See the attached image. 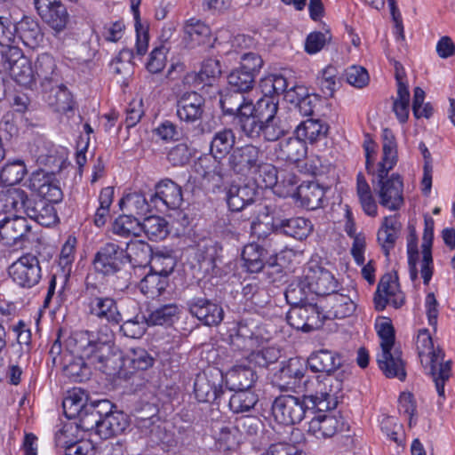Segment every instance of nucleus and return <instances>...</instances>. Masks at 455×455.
I'll return each instance as SVG.
<instances>
[{
	"label": "nucleus",
	"mask_w": 455,
	"mask_h": 455,
	"mask_svg": "<svg viewBox=\"0 0 455 455\" xmlns=\"http://www.w3.org/2000/svg\"><path fill=\"white\" fill-rule=\"evenodd\" d=\"M222 110L235 116V124L241 138L255 141L275 142L285 136L291 124L282 113L272 97H262L253 104L245 94L231 91L220 99Z\"/></svg>",
	"instance_id": "obj_1"
},
{
	"label": "nucleus",
	"mask_w": 455,
	"mask_h": 455,
	"mask_svg": "<svg viewBox=\"0 0 455 455\" xmlns=\"http://www.w3.org/2000/svg\"><path fill=\"white\" fill-rule=\"evenodd\" d=\"M416 348L423 367L428 371L440 397H444V384L451 377V362H443L444 354L435 347L427 329H420L416 339Z\"/></svg>",
	"instance_id": "obj_2"
},
{
	"label": "nucleus",
	"mask_w": 455,
	"mask_h": 455,
	"mask_svg": "<svg viewBox=\"0 0 455 455\" xmlns=\"http://www.w3.org/2000/svg\"><path fill=\"white\" fill-rule=\"evenodd\" d=\"M349 372L341 370L336 375H325L309 381L307 385V399L312 408L320 411L334 410L342 396L343 381Z\"/></svg>",
	"instance_id": "obj_3"
},
{
	"label": "nucleus",
	"mask_w": 455,
	"mask_h": 455,
	"mask_svg": "<svg viewBox=\"0 0 455 455\" xmlns=\"http://www.w3.org/2000/svg\"><path fill=\"white\" fill-rule=\"evenodd\" d=\"M83 298L92 316L111 324H119L123 321L116 300L112 297L101 296L100 289L96 284L87 282L83 291Z\"/></svg>",
	"instance_id": "obj_4"
},
{
	"label": "nucleus",
	"mask_w": 455,
	"mask_h": 455,
	"mask_svg": "<svg viewBox=\"0 0 455 455\" xmlns=\"http://www.w3.org/2000/svg\"><path fill=\"white\" fill-rule=\"evenodd\" d=\"M93 267L105 276L116 275L128 282L130 273L126 269L125 252L115 243H107L100 248L93 259Z\"/></svg>",
	"instance_id": "obj_5"
},
{
	"label": "nucleus",
	"mask_w": 455,
	"mask_h": 455,
	"mask_svg": "<svg viewBox=\"0 0 455 455\" xmlns=\"http://www.w3.org/2000/svg\"><path fill=\"white\" fill-rule=\"evenodd\" d=\"M271 411L276 422L290 426L299 423L307 413L312 412L314 409L307 401V395L302 399L294 395H283L274 400Z\"/></svg>",
	"instance_id": "obj_6"
},
{
	"label": "nucleus",
	"mask_w": 455,
	"mask_h": 455,
	"mask_svg": "<svg viewBox=\"0 0 455 455\" xmlns=\"http://www.w3.org/2000/svg\"><path fill=\"white\" fill-rule=\"evenodd\" d=\"M268 339L267 332L254 317L243 319L237 327V332L232 338V344L239 349L251 351Z\"/></svg>",
	"instance_id": "obj_7"
},
{
	"label": "nucleus",
	"mask_w": 455,
	"mask_h": 455,
	"mask_svg": "<svg viewBox=\"0 0 455 455\" xmlns=\"http://www.w3.org/2000/svg\"><path fill=\"white\" fill-rule=\"evenodd\" d=\"M326 315L316 304L305 303L292 307L287 314L288 323L295 329L310 331L322 327Z\"/></svg>",
	"instance_id": "obj_8"
},
{
	"label": "nucleus",
	"mask_w": 455,
	"mask_h": 455,
	"mask_svg": "<svg viewBox=\"0 0 455 455\" xmlns=\"http://www.w3.org/2000/svg\"><path fill=\"white\" fill-rule=\"evenodd\" d=\"M267 251L260 245L255 243H249L243 247L242 251V259L244 267L251 273H259L265 270L271 282H275V278L270 276L271 274H280L282 272L281 266L275 262V259H267Z\"/></svg>",
	"instance_id": "obj_9"
},
{
	"label": "nucleus",
	"mask_w": 455,
	"mask_h": 455,
	"mask_svg": "<svg viewBox=\"0 0 455 455\" xmlns=\"http://www.w3.org/2000/svg\"><path fill=\"white\" fill-rule=\"evenodd\" d=\"M9 275L14 283L21 287L30 288L41 279L38 259L32 254L21 256L9 267Z\"/></svg>",
	"instance_id": "obj_10"
},
{
	"label": "nucleus",
	"mask_w": 455,
	"mask_h": 455,
	"mask_svg": "<svg viewBox=\"0 0 455 455\" xmlns=\"http://www.w3.org/2000/svg\"><path fill=\"white\" fill-rule=\"evenodd\" d=\"M31 227L24 217H5L0 220V242L9 247H22L28 240Z\"/></svg>",
	"instance_id": "obj_11"
},
{
	"label": "nucleus",
	"mask_w": 455,
	"mask_h": 455,
	"mask_svg": "<svg viewBox=\"0 0 455 455\" xmlns=\"http://www.w3.org/2000/svg\"><path fill=\"white\" fill-rule=\"evenodd\" d=\"M375 191L379 204L390 211L399 210L403 204V183L398 174L394 173L389 178L379 177Z\"/></svg>",
	"instance_id": "obj_12"
},
{
	"label": "nucleus",
	"mask_w": 455,
	"mask_h": 455,
	"mask_svg": "<svg viewBox=\"0 0 455 455\" xmlns=\"http://www.w3.org/2000/svg\"><path fill=\"white\" fill-rule=\"evenodd\" d=\"M262 157L263 151L259 146L246 144L233 149L228 156V164L235 173L250 175Z\"/></svg>",
	"instance_id": "obj_13"
},
{
	"label": "nucleus",
	"mask_w": 455,
	"mask_h": 455,
	"mask_svg": "<svg viewBox=\"0 0 455 455\" xmlns=\"http://www.w3.org/2000/svg\"><path fill=\"white\" fill-rule=\"evenodd\" d=\"M28 188L41 197L40 200H45L51 204H58L63 198V193L55 176L44 170L31 174Z\"/></svg>",
	"instance_id": "obj_14"
},
{
	"label": "nucleus",
	"mask_w": 455,
	"mask_h": 455,
	"mask_svg": "<svg viewBox=\"0 0 455 455\" xmlns=\"http://www.w3.org/2000/svg\"><path fill=\"white\" fill-rule=\"evenodd\" d=\"M304 283L317 296H330L337 291L338 281L328 270L319 266L309 267L304 275Z\"/></svg>",
	"instance_id": "obj_15"
},
{
	"label": "nucleus",
	"mask_w": 455,
	"mask_h": 455,
	"mask_svg": "<svg viewBox=\"0 0 455 455\" xmlns=\"http://www.w3.org/2000/svg\"><path fill=\"white\" fill-rule=\"evenodd\" d=\"M188 306L190 314L207 326H217L224 318L222 307L208 299H193Z\"/></svg>",
	"instance_id": "obj_16"
},
{
	"label": "nucleus",
	"mask_w": 455,
	"mask_h": 455,
	"mask_svg": "<svg viewBox=\"0 0 455 455\" xmlns=\"http://www.w3.org/2000/svg\"><path fill=\"white\" fill-rule=\"evenodd\" d=\"M373 300L375 308L381 311L387 304L399 308L403 304L404 298L393 277L390 275H385L378 284Z\"/></svg>",
	"instance_id": "obj_17"
},
{
	"label": "nucleus",
	"mask_w": 455,
	"mask_h": 455,
	"mask_svg": "<svg viewBox=\"0 0 455 455\" xmlns=\"http://www.w3.org/2000/svg\"><path fill=\"white\" fill-rule=\"evenodd\" d=\"M317 411L318 413L308 423L307 432L310 435L317 439L329 438L343 428L344 420L341 416Z\"/></svg>",
	"instance_id": "obj_18"
},
{
	"label": "nucleus",
	"mask_w": 455,
	"mask_h": 455,
	"mask_svg": "<svg viewBox=\"0 0 455 455\" xmlns=\"http://www.w3.org/2000/svg\"><path fill=\"white\" fill-rule=\"evenodd\" d=\"M67 347L75 356L85 358L95 350H108L106 342L97 340L94 333L88 331L74 332L67 340Z\"/></svg>",
	"instance_id": "obj_19"
},
{
	"label": "nucleus",
	"mask_w": 455,
	"mask_h": 455,
	"mask_svg": "<svg viewBox=\"0 0 455 455\" xmlns=\"http://www.w3.org/2000/svg\"><path fill=\"white\" fill-rule=\"evenodd\" d=\"M36 163L40 166L48 168L49 174L55 175L61 171L66 160L63 149L60 150L54 146L40 141L34 152Z\"/></svg>",
	"instance_id": "obj_20"
},
{
	"label": "nucleus",
	"mask_w": 455,
	"mask_h": 455,
	"mask_svg": "<svg viewBox=\"0 0 455 455\" xmlns=\"http://www.w3.org/2000/svg\"><path fill=\"white\" fill-rule=\"evenodd\" d=\"M204 99L196 92H186L177 101V116L180 121L195 123L204 113Z\"/></svg>",
	"instance_id": "obj_21"
},
{
	"label": "nucleus",
	"mask_w": 455,
	"mask_h": 455,
	"mask_svg": "<svg viewBox=\"0 0 455 455\" xmlns=\"http://www.w3.org/2000/svg\"><path fill=\"white\" fill-rule=\"evenodd\" d=\"M183 201L181 188L174 181L166 179L156 186V192L151 196L150 202L158 206V203L170 209L179 208Z\"/></svg>",
	"instance_id": "obj_22"
},
{
	"label": "nucleus",
	"mask_w": 455,
	"mask_h": 455,
	"mask_svg": "<svg viewBox=\"0 0 455 455\" xmlns=\"http://www.w3.org/2000/svg\"><path fill=\"white\" fill-rule=\"evenodd\" d=\"M435 222L431 217H426L424 221V232L422 236V259L420 262V275L424 284L427 285L434 272L432 244L434 238Z\"/></svg>",
	"instance_id": "obj_23"
},
{
	"label": "nucleus",
	"mask_w": 455,
	"mask_h": 455,
	"mask_svg": "<svg viewBox=\"0 0 455 455\" xmlns=\"http://www.w3.org/2000/svg\"><path fill=\"white\" fill-rule=\"evenodd\" d=\"M34 74L36 82L38 81L45 91L60 83L55 60L49 53H43L37 57L34 65Z\"/></svg>",
	"instance_id": "obj_24"
},
{
	"label": "nucleus",
	"mask_w": 455,
	"mask_h": 455,
	"mask_svg": "<svg viewBox=\"0 0 455 455\" xmlns=\"http://www.w3.org/2000/svg\"><path fill=\"white\" fill-rule=\"evenodd\" d=\"M377 362L379 369L387 378H397L403 380L406 377L404 362L402 352L397 347H392L381 351Z\"/></svg>",
	"instance_id": "obj_25"
},
{
	"label": "nucleus",
	"mask_w": 455,
	"mask_h": 455,
	"mask_svg": "<svg viewBox=\"0 0 455 455\" xmlns=\"http://www.w3.org/2000/svg\"><path fill=\"white\" fill-rule=\"evenodd\" d=\"M308 367L315 372H325L326 375H336L341 370L342 363L339 355L327 349L313 353L307 358Z\"/></svg>",
	"instance_id": "obj_26"
},
{
	"label": "nucleus",
	"mask_w": 455,
	"mask_h": 455,
	"mask_svg": "<svg viewBox=\"0 0 455 455\" xmlns=\"http://www.w3.org/2000/svg\"><path fill=\"white\" fill-rule=\"evenodd\" d=\"M221 159L212 154L204 155L195 163V171L204 180L219 184L226 176V169Z\"/></svg>",
	"instance_id": "obj_27"
},
{
	"label": "nucleus",
	"mask_w": 455,
	"mask_h": 455,
	"mask_svg": "<svg viewBox=\"0 0 455 455\" xmlns=\"http://www.w3.org/2000/svg\"><path fill=\"white\" fill-rule=\"evenodd\" d=\"M19 37L29 48H36L43 42L44 35L35 20L26 17L15 24L14 38Z\"/></svg>",
	"instance_id": "obj_28"
},
{
	"label": "nucleus",
	"mask_w": 455,
	"mask_h": 455,
	"mask_svg": "<svg viewBox=\"0 0 455 455\" xmlns=\"http://www.w3.org/2000/svg\"><path fill=\"white\" fill-rule=\"evenodd\" d=\"M26 214L44 227H50L58 220L54 206L45 200H31L27 206Z\"/></svg>",
	"instance_id": "obj_29"
},
{
	"label": "nucleus",
	"mask_w": 455,
	"mask_h": 455,
	"mask_svg": "<svg viewBox=\"0 0 455 455\" xmlns=\"http://www.w3.org/2000/svg\"><path fill=\"white\" fill-rule=\"evenodd\" d=\"M277 159L296 163L307 155V147L298 136L279 142L275 148Z\"/></svg>",
	"instance_id": "obj_30"
},
{
	"label": "nucleus",
	"mask_w": 455,
	"mask_h": 455,
	"mask_svg": "<svg viewBox=\"0 0 455 455\" xmlns=\"http://www.w3.org/2000/svg\"><path fill=\"white\" fill-rule=\"evenodd\" d=\"M255 196L256 190L253 186L231 185L227 194L228 205L233 212L242 211L253 203Z\"/></svg>",
	"instance_id": "obj_31"
},
{
	"label": "nucleus",
	"mask_w": 455,
	"mask_h": 455,
	"mask_svg": "<svg viewBox=\"0 0 455 455\" xmlns=\"http://www.w3.org/2000/svg\"><path fill=\"white\" fill-rule=\"evenodd\" d=\"M382 139V159L379 164L378 177L387 176L397 162L396 142L393 132L387 128L384 129Z\"/></svg>",
	"instance_id": "obj_32"
},
{
	"label": "nucleus",
	"mask_w": 455,
	"mask_h": 455,
	"mask_svg": "<svg viewBox=\"0 0 455 455\" xmlns=\"http://www.w3.org/2000/svg\"><path fill=\"white\" fill-rule=\"evenodd\" d=\"M225 380L230 390H250L256 374L250 367L235 365L226 373Z\"/></svg>",
	"instance_id": "obj_33"
},
{
	"label": "nucleus",
	"mask_w": 455,
	"mask_h": 455,
	"mask_svg": "<svg viewBox=\"0 0 455 455\" xmlns=\"http://www.w3.org/2000/svg\"><path fill=\"white\" fill-rule=\"evenodd\" d=\"M124 251L127 265L130 263L133 267H146L153 252L149 244L142 240H131Z\"/></svg>",
	"instance_id": "obj_34"
},
{
	"label": "nucleus",
	"mask_w": 455,
	"mask_h": 455,
	"mask_svg": "<svg viewBox=\"0 0 455 455\" xmlns=\"http://www.w3.org/2000/svg\"><path fill=\"white\" fill-rule=\"evenodd\" d=\"M211 29L204 22L191 19L184 26V42L187 47L194 48L210 42Z\"/></svg>",
	"instance_id": "obj_35"
},
{
	"label": "nucleus",
	"mask_w": 455,
	"mask_h": 455,
	"mask_svg": "<svg viewBox=\"0 0 455 455\" xmlns=\"http://www.w3.org/2000/svg\"><path fill=\"white\" fill-rule=\"evenodd\" d=\"M328 130L329 126L325 123L320 120L307 119L297 126L295 132L303 142L307 141L313 144L324 139Z\"/></svg>",
	"instance_id": "obj_36"
},
{
	"label": "nucleus",
	"mask_w": 455,
	"mask_h": 455,
	"mask_svg": "<svg viewBox=\"0 0 455 455\" xmlns=\"http://www.w3.org/2000/svg\"><path fill=\"white\" fill-rule=\"evenodd\" d=\"M128 426L127 415L123 411H116L103 418L99 426L98 435L102 439H108L123 433Z\"/></svg>",
	"instance_id": "obj_37"
},
{
	"label": "nucleus",
	"mask_w": 455,
	"mask_h": 455,
	"mask_svg": "<svg viewBox=\"0 0 455 455\" xmlns=\"http://www.w3.org/2000/svg\"><path fill=\"white\" fill-rule=\"evenodd\" d=\"M278 228L283 234L301 241L312 233L313 224L307 219L296 217L282 220Z\"/></svg>",
	"instance_id": "obj_38"
},
{
	"label": "nucleus",
	"mask_w": 455,
	"mask_h": 455,
	"mask_svg": "<svg viewBox=\"0 0 455 455\" xmlns=\"http://www.w3.org/2000/svg\"><path fill=\"white\" fill-rule=\"evenodd\" d=\"M296 196L304 207L309 210H315L321 206L324 192L318 184L309 182L298 186L296 188Z\"/></svg>",
	"instance_id": "obj_39"
},
{
	"label": "nucleus",
	"mask_w": 455,
	"mask_h": 455,
	"mask_svg": "<svg viewBox=\"0 0 455 455\" xmlns=\"http://www.w3.org/2000/svg\"><path fill=\"white\" fill-rule=\"evenodd\" d=\"M329 304L326 318H345L350 316L355 309L354 301L347 295L336 291L330 295Z\"/></svg>",
	"instance_id": "obj_40"
},
{
	"label": "nucleus",
	"mask_w": 455,
	"mask_h": 455,
	"mask_svg": "<svg viewBox=\"0 0 455 455\" xmlns=\"http://www.w3.org/2000/svg\"><path fill=\"white\" fill-rule=\"evenodd\" d=\"M194 389L197 400L202 403L216 402L224 393L222 387L211 383L205 374L196 377Z\"/></svg>",
	"instance_id": "obj_41"
},
{
	"label": "nucleus",
	"mask_w": 455,
	"mask_h": 455,
	"mask_svg": "<svg viewBox=\"0 0 455 455\" xmlns=\"http://www.w3.org/2000/svg\"><path fill=\"white\" fill-rule=\"evenodd\" d=\"M235 143V136L231 129L219 131L212 139L210 154L223 159L233 149Z\"/></svg>",
	"instance_id": "obj_42"
},
{
	"label": "nucleus",
	"mask_w": 455,
	"mask_h": 455,
	"mask_svg": "<svg viewBox=\"0 0 455 455\" xmlns=\"http://www.w3.org/2000/svg\"><path fill=\"white\" fill-rule=\"evenodd\" d=\"M180 313V307L170 303L156 307L146 317L149 325H171L179 318Z\"/></svg>",
	"instance_id": "obj_43"
},
{
	"label": "nucleus",
	"mask_w": 455,
	"mask_h": 455,
	"mask_svg": "<svg viewBox=\"0 0 455 455\" xmlns=\"http://www.w3.org/2000/svg\"><path fill=\"white\" fill-rule=\"evenodd\" d=\"M168 276L149 271L140 283V289L149 298L160 296L168 286Z\"/></svg>",
	"instance_id": "obj_44"
},
{
	"label": "nucleus",
	"mask_w": 455,
	"mask_h": 455,
	"mask_svg": "<svg viewBox=\"0 0 455 455\" xmlns=\"http://www.w3.org/2000/svg\"><path fill=\"white\" fill-rule=\"evenodd\" d=\"M31 199L28 197L27 193L17 188H11L6 191L4 195L0 197V203L6 212L14 211L16 212H23L26 214V210Z\"/></svg>",
	"instance_id": "obj_45"
},
{
	"label": "nucleus",
	"mask_w": 455,
	"mask_h": 455,
	"mask_svg": "<svg viewBox=\"0 0 455 455\" xmlns=\"http://www.w3.org/2000/svg\"><path fill=\"white\" fill-rule=\"evenodd\" d=\"M120 208L133 217L145 215L149 212L150 204L144 195L139 192L129 193L119 202Z\"/></svg>",
	"instance_id": "obj_46"
},
{
	"label": "nucleus",
	"mask_w": 455,
	"mask_h": 455,
	"mask_svg": "<svg viewBox=\"0 0 455 455\" xmlns=\"http://www.w3.org/2000/svg\"><path fill=\"white\" fill-rule=\"evenodd\" d=\"M148 264L151 271L169 276L176 266V259L170 251L156 250L152 252V258Z\"/></svg>",
	"instance_id": "obj_47"
},
{
	"label": "nucleus",
	"mask_w": 455,
	"mask_h": 455,
	"mask_svg": "<svg viewBox=\"0 0 455 455\" xmlns=\"http://www.w3.org/2000/svg\"><path fill=\"white\" fill-rule=\"evenodd\" d=\"M28 170L22 160L6 163L0 172V183L4 186H13L20 183Z\"/></svg>",
	"instance_id": "obj_48"
},
{
	"label": "nucleus",
	"mask_w": 455,
	"mask_h": 455,
	"mask_svg": "<svg viewBox=\"0 0 455 455\" xmlns=\"http://www.w3.org/2000/svg\"><path fill=\"white\" fill-rule=\"evenodd\" d=\"M356 181V193L363 212L368 216H377L378 206L364 176L362 173H359L357 175Z\"/></svg>",
	"instance_id": "obj_49"
},
{
	"label": "nucleus",
	"mask_w": 455,
	"mask_h": 455,
	"mask_svg": "<svg viewBox=\"0 0 455 455\" xmlns=\"http://www.w3.org/2000/svg\"><path fill=\"white\" fill-rule=\"evenodd\" d=\"M258 395L251 390H235L228 401L229 409L233 413L248 412L254 408Z\"/></svg>",
	"instance_id": "obj_50"
},
{
	"label": "nucleus",
	"mask_w": 455,
	"mask_h": 455,
	"mask_svg": "<svg viewBox=\"0 0 455 455\" xmlns=\"http://www.w3.org/2000/svg\"><path fill=\"white\" fill-rule=\"evenodd\" d=\"M112 231L114 234L122 237H137L141 234V223L137 218L124 213L115 220L112 226Z\"/></svg>",
	"instance_id": "obj_51"
},
{
	"label": "nucleus",
	"mask_w": 455,
	"mask_h": 455,
	"mask_svg": "<svg viewBox=\"0 0 455 455\" xmlns=\"http://www.w3.org/2000/svg\"><path fill=\"white\" fill-rule=\"evenodd\" d=\"M10 74L12 79L22 86L29 87L36 82L34 69L26 58L14 61L10 67Z\"/></svg>",
	"instance_id": "obj_52"
},
{
	"label": "nucleus",
	"mask_w": 455,
	"mask_h": 455,
	"mask_svg": "<svg viewBox=\"0 0 455 455\" xmlns=\"http://www.w3.org/2000/svg\"><path fill=\"white\" fill-rule=\"evenodd\" d=\"M141 232L150 240H163L169 233L167 221L159 216H149L141 222Z\"/></svg>",
	"instance_id": "obj_53"
},
{
	"label": "nucleus",
	"mask_w": 455,
	"mask_h": 455,
	"mask_svg": "<svg viewBox=\"0 0 455 455\" xmlns=\"http://www.w3.org/2000/svg\"><path fill=\"white\" fill-rule=\"evenodd\" d=\"M250 175H253L255 181L264 188H272L278 183L279 180L276 168L271 164L265 163L263 159Z\"/></svg>",
	"instance_id": "obj_54"
},
{
	"label": "nucleus",
	"mask_w": 455,
	"mask_h": 455,
	"mask_svg": "<svg viewBox=\"0 0 455 455\" xmlns=\"http://www.w3.org/2000/svg\"><path fill=\"white\" fill-rule=\"evenodd\" d=\"M87 404L84 394L81 389H73L68 392L62 403L64 413L68 419H76Z\"/></svg>",
	"instance_id": "obj_55"
},
{
	"label": "nucleus",
	"mask_w": 455,
	"mask_h": 455,
	"mask_svg": "<svg viewBox=\"0 0 455 455\" xmlns=\"http://www.w3.org/2000/svg\"><path fill=\"white\" fill-rule=\"evenodd\" d=\"M255 76L240 68L233 70L228 76L230 89L243 94L253 88Z\"/></svg>",
	"instance_id": "obj_56"
},
{
	"label": "nucleus",
	"mask_w": 455,
	"mask_h": 455,
	"mask_svg": "<svg viewBox=\"0 0 455 455\" xmlns=\"http://www.w3.org/2000/svg\"><path fill=\"white\" fill-rule=\"evenodd\" d=\"M254 212L258 213V215L252 218L251 221V234L258 239H265L272 231V228L269 223L261 219V216L266 220L268 219V215L266 212V207L261 204H258L255 206Z\"/></svg>",
	"instance_id": "obj_57"
},
{
	"label": "nucleus",
	"mask_w": 455,
	"mask_h": 455,
	"mask_svg": "<svg viewBox=\"0 0 455 455\" xmlns=\"http://www.w3.org/2000/svg\"><path fill=\"white\" fill-rule=\"evenodd\" d=\"M149 326L145 315H135L134 318L126 320L120 326V331L126 337L132 339L140 338Z\"/></svg>",
	"instance_id": "obj_58"
},
{
	"label": "nucleus",
	"mask_w": 455,
	"mask_h": 455,
	"mask_svg": "<svg viewBox=\"0 0 455 455\" xmlns=\"http://www.w3.org/2000/svg\"><path fill=\"white\" fill-rule=\"evenodd\" d=\"M51 93H53L54 101L51 104L54 105L59 112L66 113L73 109V100L68 90L62 84H57L53 88H48Z\"/></svg>",
	"instance_id": "obj_59"
},
{
	"label": "nucleus",
	"mask_w": 455,
	"mask_h": 455,
	"mask_svg": "<svg viewBox=\"0 0 455 455\" xmlns=\"http://www.w3.org/2000/svg\"><path fill=\"white\" fill-rule=\"evenodd\" d=\"M410 232L407 238V254L410 276L412 281L418 278V269L416 267L419 258L418 236L413 227H409Z\"/></svg>",
	"instance_id": "obj_60"
},
{
	"label": "nucleus",
	"mask_w": 455,
	"mask_h": 455,
	"mask_svg": "<svg viewBox=\"0 0 455 455\" xmlns=\"http://www.w3.org/2000/svg\"><path fill=\"white\" fill-rule=\"evenodd\" d=\"M410 108V92L408 87L397 88V96L393 102V111L400 123L408 120Z\"/></svg>",
	"instance_id": "obj_61"
},
{
	"label": "nucleus",
	"mask_w": 455,
	"mask_h": 455,
	"mask_svg": "<svg viewBox=\"0 0 455 455\" xmlns=\"http://www.w3.org/2000/svg\"><path fill=\"white\" fill-rule=\"evenodd\" d=\"M126 360L131 367L137 371H146L154 364V358L142 347L132 348Z\"/></svg>",
	"instance_id": "obj_62"
},
{
	"label": "nucleus",
	"mask_w": 455,
	"mask_h": 455,
	"mask_svg": "<svg viewBox=\"0 0 455 455\" xmlns=\"http://www.w3.org/2000/svg\"><path fill=\"white\" fill-rule=\"evenodd\" d=\"M76 418L78 419V427L84 431H94L99 435V426L102 419L99 418L92 405L88 403Z\"/></svg>",
	"instance_id": "obj_63"
},
{
	"label": "nucleus",
	"mask_w": 455,
	"mask_h": 455,
	"mask_svg": "<svg viewBox=\"0 0 455 455\" xmlns=\"http://www.w3.org/2000/svg\"><path fill=\"white\" fill-rule=\"evenodd\" d=\"M215 438L219 448L223 451L233 450L239 443L238 431L235 427H221L220 431L215 435Z\"/></svg>",
	"instance_id": "obj_64"
}]
</instances>
